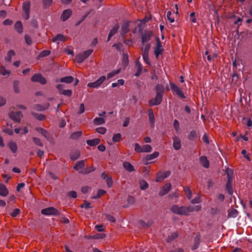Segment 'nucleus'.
<instances>
[{"instance_id": "1", "label": "nucleus", "mask_w": 252, "mask_h": 252, "mask_svg": "<svg viewBox=\"0 0 252 252\" xmlns=\"http://www.w3.org/2000/svg\"><path fill=\"white\" fill-rule=\"evenodd\" d=\"M201 207L199 205L193 206H178L177 205H173L170 209V211L174 214L179 215L188 216L190 213L195 211H199Z\"/></svg>"}, {"instance_id": "2", "label": "nucleus", "mask_w": 252, "mask_h": 252, "mask_svg": "<svg viewBox=\"0 0 252 252\" xmlns=\"http://www.w3.org/2000/svg\"><path fill=\"white\" fill-rule=\"evenodd\" d=\"M93 50L89 49L77 54L75 57L76 62L78 63H82L93 53Z\"/></svg>"}, {"instance_id": "3", "label": "nucleus", "mask_w": 252, "mask_h": 252, "mask_svg": "<svg viewBox=\"0 0 252 252\" xmlns=\"http://www.w3.org/2000/svg\"><path fill=\"white\" fill-rule=\"evenodd\" d=\"M41 213L42 215L46 216H59L60 215V212L53 207H50L42 209Z\"/></svg>"}, {"instance_id": "4", "label": "nucleus", "mask_w": 252, "mask_h": 252, "mask_svg": "<svg viewBox=\"0 0 252 252\" xmlns=\"http://www.w3.org/2000/svg\"><path fill=\"white\" fill-rule=\"evenodd\" d=\"M170 85L171 88L174 93L176 94L181 98L184 99L186 98V96L183 93L182 91L176 85L173 83H170Z\"/></svg>"}, {"instance_id": "5", "label": "nucleus", "mask_w": 252, "mask_h": 252, "mask_svg": "<svg viewBox=\"0 0 252 252\" xmlns=\"http://www.w3.org/2000/svg\"><path fill=\"white\" fill-rule=\"evenodd\" d=\"M106 77L105 76H101L96 81L89 83L87 84V86L89 88H96L100 86L102 83L105 80Z\"/></svg>"}, {"instance_id": "6", "label": "nucleus", "mask_w": 252, "mask_h": 252, "mask_svg": "<svg viewBox=\"0 0 252 252\" xmlns=\"http://www.w3.org/2000/svg\"><path fill=\"white\" fill-rule=\"evenodd\" d=\"M9 118L15 122H20L21 119L23 117V114L21 112H11L9 114Z\"/></svg>"}, {"instance_id": "7", "label": "nucleus", "mask_w": 252, "mask_h": 252, "mask_svg": "<svg viewBox=\"0 0 252 252\" xmlns=\"http://www.w3.org/2000/svg\"><path fill=\"white\" fill-rule=\"evenodd\" d=\"M162 99V94H156V96L155 98L149 100V104L151 106L159 105L161 102Z\"/></svg>"}, {"instance_id": "8", "label": "nucleus", "mask_w": 252, "mask_h": 252, "mask_svg": "<svg viewBox=\"0 0 252 252\" xmlns=\"http://www.w3.org/2000/svg\"><path fill=\"white\" fill-rule=\"evenodd\" d=\"M31 80L33 82H39L42 85H44L47 82L46 79L40 74H34L32 76Z\"/></svg>"}, {"instance_id": "9", "label": "nucleus", "mask_w": 252, "mask_h": 252, "mask_svg": "<svg viewBox=\"0 0 252 252\" xmlns=\"http://www.w3.org/2000/svg\"><path fill=\"white\" fill-rule=\"evenodd\" d=\"M227 181L226 185V189L230 195L233 194L232 189V177H231L229 174H227Z\"/></svg>"}, {"instance_id": "10", "label": "nucleus", "mask_w": 252, "mask_h": 252, "mask_svg": "<svg viewBox=\"0 0 252 252\" xmlns=\"http://www.w3.org/2000/svg\"><path fill=\"white\" fill-rule=\"evenodd\" d=\"M171 174L170 171H166L163 173H158L157 175L156 181L158 182H161L165 178L168 177Z\"/></svg>"}, {"instance_id": "11", "label": "nucleus", "mask_w": 252, "mask_h": 252, "mask_svg": "<svg viewBox=\"0 0 252 252\" xmlns=\"http://www.w3.org/2000/svg\"><path fill=\"white\" fill-rule=\"evenodd\" d=\"M163 51V49L162 48V46L160 42L159 38H157V44L155 50V54L157 58H158V56L162 53Z\"/></svg>"}, {"instance_id": "12", "label": "nucleus", "mask_w": 252, "mask_h": 252, "mask_svg": "<svg viewBox=\"0 0 252 252\" xmlns=\"http://www.w3.org/2000/svg\"><path fill=\"white\" fill-rule=\"evenodd\" d=\"M153 35V32L151 31H148L145 32L142 34L141 37V41L143 44L146 42H148L151 39V37Z\"/></svg>"}, {"instance_id": "13", "label": "nucleus", "mask_w": 252, "mask_h": 252, "mask_svg": "<svg viewBox=\"0 0 252 252\" xmlns=\"http://www.w3.org/2000/svg\"><path fill=\"white\" fill-rule=\"evenodd\" d=\"M171 188V185L170 183L166 184L161 189L159 192L160 196H163L166 194L170 190Z\"/></svg>"}, {"instance_id": "14", "label": "nucleus", "mask_w": 252, "mask_h": 252, "mask_svg": "<svg viewBox=\"0 0 252 252\" xmlns=\"http://www.w3.org/2000/svg\"><path fill=\"white\" fill-rule=\"evenodd\" d=\"M30 4L29 2H24L23 4V9L25 13V19L28 20L30 18Z\"/></svg>"}, {"instance_id": "15", "label": "nucleus", "mask_w": 252, "mask_h": 252, "mask_svg": "<svg viewBox=\"0 0 252 252\" xmlns=\"http://www.w3.org/2000/svg\"><path fill=\"white\" fill-rule=\"evenodd\" d=\"M173 147L176 150H179L181 148V140L177 136H174L173 138Z\"/></svg>"}, {"instance_id": "16", "label": "nucleus", "mask_w": 252, "mask_h": 252, "mask_svg": "<svg viewBox=\"0 0 252 252\" xmlns=\"http://www.w3.org/2000/svg\"><path fill=\"white\" fill-rule=\"evenodd\" d=\"M199 160L201 165L205 168L209 167V161L208 160L207 157L205 156H201L199 158Z\"/></svg>"}, {"instance_id": "17", "label": "nucleus", "mask_w": 252, "mask_h": 252, "mask_svg": "<svg viewBox=\"0 0 252 252\" xmlns=\"http://www.w3.org/2000/svg\"><path fill=\"white\" fill-rule=\"evenodd\" d=\"M148 117L150 124L151 127H154L155 126V116L152 109L148 110Z\"/></svg>"}, {"instance_id": "18", "label": "nucleus", "mask_w": 252, "mask_h": 252, "mask_svg": "<svg viewBox=\"0 0 252 252\" xmlns=\"http://www.w3.org/2000/svg\"><path fill=\"white\" fill-rule=\"evenodd\" d=\"M71 13L72 11L70 9L64 10L61 15V19L63 21H65L71 16Z\"/></svg>"}, {"instance_id": "19", "label": "nucleus", "mask_w": 252, "mask_h": 252, "mask_svg": "<svg viewBox=\"0 0 252 252\" xmlns=\"http://www.w3.org/2000/svg\"><path fill=\"white\" fill-rule=\"evenodd\" d=\"M85 166V162L84 160H80L76 162L73 166V169L76 171H79L83 169Z\"/></svg>"}, {"instance_id": "20", "label": "nucleus", "mask_w": 252, "mask_h": 252, "mask_svg": "<svg viewBox=\"0 0 252 252\" xmlns=\"http://www.w3.org/2000/svg\"><path fill=\"white\" fill-rule=\"evenodd\" d=\"M129 22H127L125 23L122 26V35L123 38H125V35L129 31Z\"/></svg>"}, {"instance_id": "21", "label": "nucleus", "mask_w": 252, "mask_h": 252, "mask_svg": "<svg viewBox=\"0 0 252 252\" xmlns=\"http://www.w3.org/2000/svg\"><path fill=\"white\" fill-rule=\"evenodd\" d=\"M49 106L50 104L49 103L45 104L43 106L40 104H35L34 106V109L38 111H42L47 109Z\"/></svg>"}, {"instance_id": "22", "label": "nucleus", "mask_w": 252, "mask_h": 252, "mask_svg": "<svg viewBox=\"0 0 252 252\" xmlns=\"http://www.w3.org/2000/svg\"><path fill=\"white\" fill-rule=\"evenodd\" d=\"M35 130L40 133L44 137H45L47 139H49L50 138V134L48 131L46 129H43L41 127H36Z\"/></svg>"}, {"instance_id": "23", "label": "nucleus", "mask_w": 252, "mask_h": 252, "mask_svg": "<svg viewBox=\"0 0 252 252\" xmlns=\"http://www.w3.org/2000/svg\"><path fill=\"white\" fill-rule=\"evenodd\" d=\"M123 165L125 169L129 172L134 171L135 170L133 166L129 162L125 161Z\"/></svg>"}, {"instance_id": "24", "label": "nucleus", "mask_w": 252, "mask_h": 252, "mask_svg": "<svg viewBox=\"0 0 252 252\" xmlns=\"http://www.w3.org/2000/svg\"><path fill=\"white\" fill-rule=\"evenodd\" d=\"M8 194V191L5 185L0 184V195L2 196H6Z\"/></svg>"}, {"instance_id": "25", "label": "nucleus", "mask_w": 252, "mask_h": 252, "mask_svg": "<svg viewBox=\"0 0 252 252\" xmlns=\"http://www.w3.org/2000/svg\"><path fill=\"white\" fill-rule=\"evenodd\" d=\"M178 236L179 234L178 232H174L168 236L166 241L168 243H170L178 238Z\"/></svg>"}, {"instance_id": "26", "label": "nucleus", "mask_w": 252, "mask_h": 252, "mask_svg": "<svg viewBox=\"0 0 252 252\" xmlns=\"http://www.w3.org/2000/svg\"><path fill=\"white\" fill-rule=\"evenodd\" d=\"M100 142V140L99 138H94L91 140H87V144L90 146H94L98 145Z\"/></svg>"}, {"instance_id": "27", "label": "nucleus", "mask_w": 252, "mask_h": 252, "mask_svg": "<svg viewBox=\"0 0 252 252\" xmlns=\"http://www.w3.org/2000/svg\"><path fill=\"white\" fill-rule=\"evenodd\" d=\"M74 80V78L72 76H66L64 77H63L60 79V82H63V83H65L67 84H70L72 83Z\"/></svg>"}, {"instance_id": "28", "label": "nucleus", "mask_w": 252, "mask_h": 252, "mask_svg": "<svg viewBox=\"0 0 252 252\" xmlns=\"http://www.w3.org/2000/svg\"><path fill=\"white\" fill-rule=\"evenodd\" d=\"M136 66L137 67V72L135 73V76L138 77L140 75L142 71V65L138 61L136 62Z\"/></svg>"}, {"instance_id": "29", "label": "nucleus", "mask_w": 252, "mask_h": 252, "mask_svg": "<svg viewBox=\"0 0 252 252\" xmlns=\"http://www.w3.org/2000/svg\"><path fill=\"white\" fill-rule=\"evenodd\" d=\"M106 236L105 234L104 233H97L93 235H90L88 237L89 239H103Z\"/></svg>"}, {"instance_id": "30", "label": "nucleus", "mask_w": 252, "mask_h": 252, "mask_svg": "<svg viewBox=\"0 0 252 252\" xmlns=\"http://www.w3.org/2000/svg\"><path fill=\"white\" fill-rule=\"evenodd\" d=\"M14 27L17 32L21 33L23 32V26L20 21H17L14 25Z\"/></svg>"}, {"instance_id": "31", "label": "nucleus", "mask_w": 252, "mask_h": 252, "mask_svg": "<svg viewBox=\"0 0 252 252\" xmlns=\"http://www.w3.org/2000/svg\"><path fill=\"white\" fill-rule=\"evenodd\" d=\"M156 94H162L164 91V86L161 84H158L156 87Z\"/></svg>"}, {"instance_id": "32", "label": "nucleus", "mask_w": 252, "mask_h": 252, "mask_svg": "<svg viewBox=\"0 0 252 252\" xmlns=\"http://www.w3.org/2000/svg\"><path fill=\"white\" fill-rule=\"evenodd\" d=\"M65 41V37L61 34H57L55 37L52 39L53 42H56L57 41Z\"/></svg>"}, {"instance_id": "33", "label": "nucleus", "mask_w": 252, "mask_h": 252, "mask_svg": "<svg viewBox=\"0 0 252 252\" xmlns=\"http://www.w3.org/2000/svg\"><path fill=\"white\" fill-rule=\"evenodd\" d=\"M8 146L13 153H16L17 151V144L15 142H10L8 144Z\"/></svg>"}, {"instance_id": "34", "label": "nucleus", "mask_w": 252, "mask_h": 252, "mask_svg": "<svg viewBox=\"0 0 252 252\" xmlns=\"http://www.w3.org/2000/svg\"><path fill=\"white\" fill-rule=\"evenodd\" d=\"M32 115L37 120L39 121H43L45 120L46 116L45 115L41 114H37L36 113H32Z\"/></svg>"}, {"instance_id": "35", "label": "nucleus", "mask_w": 252, "mask_h": 252, "mask_svg": "<svg viewBox=\"0 0 252 252\" xmlns=\"http://www.w3.org/2000/svg\"><path fill=\"white\" fill-rule=\"evenodd\" d=\"M105 120L103 118L96 117L94 119V123L96 125H100L105 123Z\"/></svg>"}, {"instance_id": "36", "label": "nucleus", "mask_w": 252, "mask_h": 252, "mask_svg": "<svg viewBox=\"0 0 252 252\" xmlns=\"http://www.w3.org/2000/svg\"><path fill=\"white\" fill-rule=\"evenodd\" d=\"M15 54V52L13 50H9L7 53V56L5 58V61L10 62L11 61L12 56H14Z\"/></svg>"}, {"instance_id": "37", "label": "nucleus", "mask_w": 252, "mask_h": 252, "mask_svg": "<svg viewBox=\"0 0 252 252\" xmlns=\"http://www.w3.org/2000/svg\"><path fill=\"white\" fill-rule=\"evenodd\" d=\"M197 137V134L196 133V131L193 130H191L189 135H188V138L189 140H193L194 139L196 138Z\"/></svg>"}, {"instance_id": "38", "label": "nucleus", "mask_w": 252, "mask_h": 252, "mask_svg": "<svg viewBox=\"0 0 252 252\" xmlns=\"http://www.w3.org/2000/svg\"><path fill=\"white\" fill-rule=\"evenodd\" d=\"M82 134V132L81 131H76L71 134L70 138L72 139H77L79 138Z\"/></svg>"}, {"instance_id": "39", "label": "nucleus", "mask_w": 252, "mask_h": 252, "mask_svg": "<svg viewBox=\"0 0 252 252\" xmlns=\"http://www.w3.org/2000/svg\"><path fill=\"white\" fill-rule=\"evenodd\" d=\"M106 191L103 189H99L97 192V194L95 195H94L92 197L93 199H97L99 198L102 195L105 194L106 193Z\"/></svg>"}, {"instance_id": "40", "label": "nucleus", "mask_w": 252, "mask_h": 252, "mask_svg": "<svg viewBox=\"0 0 252 252\" xmlns=\"http://www.w3.org/2000/svg\"><path fill=\"white\" fill-rule=\"evenodd\" d=\"M95 170V167L94 166H92L90 167V168H86L83 170H81L80 171V173L83 174H89Z\"/></svg>"}, {"instance_id": "41", "label": "nucleus", "mask_w": 252, "mask_h": 252, "mask_svg": "<svg viewBox=\"0 0 252 252\" xmlns=\"http://www.w3.org/2000/svg\"><path fill=\"white\" fill-rule=\"evenodd\" d=\"M184 190L186 193L187 198L189 199H191L192 196V192L190 188L188 187H185Z\"/></svg>"}, {"instance_id": "42", "label": "nucleus", "mask_w": 252, "mask_h": 252, "mask_svg": "<svg viewBox=\"0 0 252 252\" xmlns=\"http://www.w3.org/2000/svg\"><path fill=\"white\" fill-rule=\"evenodd\" d=\"M140 188L141 189L144 190L148 188V184L145 180H141L139 182Z\"/></svg>"}, {"instance_id": "43", "label": "nucleus", "mask_w": 252, "mask_h": 252, "mask_svg": "<svg viewBox=\"0 0 252 252\" xmlns=\"http://www.w3.org/2000/svg\"><path fill=\"white\" fill-rule=\"evenodd\" d=\"M119 29V26L118 25H116L110 31L109 34H110V36H113L114 34H115L118 29Z\"/></svg>"}, {"instance_id": "44", "label": "nucleus", "mask_w": 252, "mask_h": 252, "mask_svg": "<svg viewBox=\"0 0 252 252\" xmlns=\"http://www.w3.org/2000/svg\"><path fill=\"white\" fill-rule=\"evenodd\" d=\"M125 83V81L124 79H121L117 81V82L113 83L112 84V87L113 88H115L118 87L119 85L123 86Z\"/></svg>"}, {"instance_id": "45", "label": "nucleus", "mask_w": 252, "mask_h": 252, "mask_svg": "<svg viewBox=\"0 0 252 252\" xmlns=\"http://www.w3.org/2000/svg\"><path fill=\"white\" fill-rule=\"evenodd\" d=\"M120 69H118L117 70H113L112 72L109 73L107 76V79H109L111 78H112V77H114V76H115L116 75H117V74H118L120 72Z\"/></svg>"}, {"instance_id": "46", "label": "nucleus", "mask_w": 252, "mask_h": 252, "mask_svg": "<svg viewBox=\"0 0 252 252\" xmlns=\"http://www.w3.org/2000/svg\"><path fill=\"white\" fill-rule=\"evenodd\" d=\"M159 155V153L158 152H155L153 154L149 155L147 156L148 160H151L157 158Z\"/></svg>"}, {"instance_id": "47", "label": "nucleus", "mask_w": 252, "mask_h": 252, "mask_svg": "<svg viewBox=\"0 0 252 252\" xmlns=\"http://www.w3.org/2000/svg\"><path fill=\"white\" fill-rule=\"evenodd\" d=\"M152 150V147L149 145H145L142 146V153H149L151 152Z\"/></svg>"}, {"instance_id": "48", "label": "nucleus", "mask_w": 252, "mask_h": 252, "mask_svg": "<svg viewBox=\"0 0 252 252\" xmlns=\"http://www.w3.org/2000/svg\"><path fill=\"white\" fill-rule=\"evenodd\" d=\"M60 94L67 96H71L72 93L71 90H64L61 92Z\"/></svg>"}, {"instance_id": "49", "label": "nucleus", "mask_w": 252, "mask_h": 252, "mask_svg": "<svg viewBox=\"0 0 252 252\" xmlns=\"http://www.w3.org/2000/svg\"><path fill=\"white\" fill-rule=\"evenodd\" d=\"M121 138V135L120 133H118L114 135L112 140L114 142H119Z\"/></svg>"}, {"instance_id": "50", "label": "nucleus", "mask_w": 252, "mask_h": 252, "mask_svg": "<svg viewBox=\"0 0 252 252\" xmlns=\"http://www.w3.org/2000/svg\"><path fill=\"white\" fill-rule=\"evenodd\" d=\"M20 210L18 208L14 209L12 212L10 213V215L12 217H16L20 213Z\"/></svg>"}, {"instance_id": "51", "label": "nucleus", "mask_w": 252, "mask_h": 252, "mask_svg": "<svg viewBox=\"0 0 252 252\" xmlns=\"http://www.w3.org/2000/svg\"><path fill=\"white\" fill-rule=\"evenodd\" d=\"M32 140H33L34 143L36 145H37L38 146H40V147H43V143H42V142L41 141V140L39 138H36V137H33L32 138Z\"/></svg>"}, {"instance_id": "52", "label": "nucleus", "mask_w": 252, "mask_h": 252, "mask_svg": "<svg viewBox=\"0 0 252 252\" xmlns=\"http://www.w3.org/2000/svg\"><path fill=\"white\" fill-rule=\"evenodd\" d=\"M51 53V52L50 50H45L42 51L40 54V56L41 57H44L49 56Z\"/></svg>"}, {"instance_id": "53", "label": "nucleus", "mask_w": 252, "mask_h": 252, "mask_svg": "<svg viewBox=\"0 0 252 252\" xmlns=\"http://www.w3.org/2000/svg\"><path fill=\"white\" fill-rule=\"evenodd\" d=\"M237 214L238 212L235 209H233L230 212H228V216L230 217H236Z\"/></svg>"}, {"instance_id": "54", "label": "nucleus", "mask_w": 252, "mask_h": 252, "mask_svg": "<svg viewBox=\"0 0 252 252\" xmlns=\"http://www.w3.org/2000/svg\"><path fill=\"white\" fill-rule=\"evenodd\" d=\"M96 131L97 132L103 134L106 131V128L104 127H99L96 128Z\"/></svg>"}, {"instance_id": "55", "label": "nucleus", "mask_w": 252, "mask_h": 252, "mask_svg": "<svg viewBox=\"0 0 252 252\" xmlns=\"http://www.w3.org/2000/svg\"><path fill=\"white\" fill-rule=\"evenodd\" d=\"M135 151L137 153H142V147H141L138 143L134 144Z\"/></svg>"}, {"instance_id": "56", "label": "nucleus", "mask_w": 252, "mask_h": 252, "mask_svg": "<svg viewBox=\"0 0 252 252\" xmlns=\"http://www.w3.org/2000/svg\"><path fill=\"white\" fill-rule=\"evenodd\" d=\"M25 40L26 43L29 45H31L32 43L31 37L28 35H25Z\"/></svg>"}, {"instance_id": "57", "label": "nucleus", "mask_w": 252, "mask_h": 252, "mask_svg": "<svg viewBox=\"0 0 252 252\" xmlns=\"http://www.w3.org/2000/svg\"><path fill=\"white\" fill-rule=\"evenodd\" d=\"M53 0H42L43 5L45 7H49L52 3Z\"/></svg>"}, {"instance_id": "58", "label": "nucleus", "mask_w": 252, "mask_h": 252, "mask_svg": "<svg viewBox=\"0 0 252 252\" xmlns=\"http://www.w3.org/2000/svg\"><path fill=\"white\" fill-rule=\"evenodd\" d=\"M143 60L146 63H147L148 64H150L148 54L143 53Z\"/></svg>"}, {"instance_id": "59", "label": "nucleus", "mask_w": 252, "mask_h": 252, "mask_svg": "<svg viewBox=\"0 0 252 252\" xmlns=\"http://www.w3.org/2000/svg\"><path fill=\"white\" fill-rule=\"evenodd\" d=\"M105 181L106 182L108 187H111L113 185V180L112 178L111 177H109L108 178H107V179Z\"/></svg>"}, {"instance_id": "60", "label": "nucleus", "mask_w": 252, "mask_h": 252, "mask_svg": "<svg viewBox=\"0 0 252 252\" xmlns=\"http://www.w3.org/2000/svg\"><path fill=\"white\" fill-rule=\"evenodd\" d=\"M81 208H84L86 209L92 208L90 203L88 202L87 201H85L84 203L81 205Z\"/></svg>"}, {"instance_id": "61", "label": "nucleus", "mask_w": 252, "mask_h": 252, "mask_svg": "<svg viewBox=\"0 0 252 252\" xmlns=\"http://www.w3.org/2000/svg\"><path fill=\"white\" fill-rule=\"evenodd\" d=\"M0 73L1 74L3 75V76H5L7 74H10V71L5 69V68L3 66H1V70H0Z\"/></svg>"}, {"instance_id": "62", "label": "nucleus", "mask_w": 252, "mask_h": 252, "mask_svg": "<svg viewBox=\"0 0 252 252\" xmlns=\"http://www.w3.org/2000/svg\"><path fill=\"white\" fill-rule=\"evenodd\" d=\"M190 21L194 23L196 22V18L195 17V13L194 12H191L190 14Z\"/></svg>"}, {"instance_id": "63", "label": "nucleus", "mask_w": 252, "mask_h": 252, "mask_svg": "<svg viewBox=\"0 0 252 252\" xmlns=\"http://www.w3.org/2000/svg\"><path fill=\"white\" fill-rule=\"evenodd\" d=\"M106 218L107 220L112 222H114L116 221L115 218L110 215H106Z\"/></svg>"}, {"instance_id": "64", "label": "nucleus", "mask_w": 252, "mask_h": 252, "mask_svg": "<svg viewBox=\"0 0 252 252\" xmlns=\"http://www.w3.org/2000/svg\"><path fill=\"white\" fill-rule=\"evenodd\" d=\"M173 126H174V128L176 129V130L178 131L179 128V126H180V124H179V123L178 121V120H174V123H173Z\"/></svg>"}]
</instances>
